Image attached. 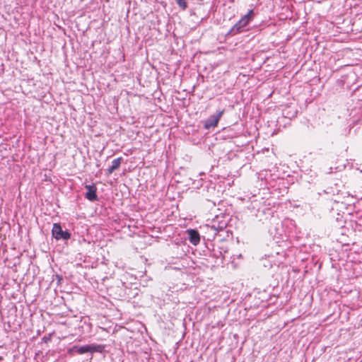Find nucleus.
<instances>
[{
	"mask_svg": "<svg viewBox=\"0 0 362 362\" xmlns=\"http://www.w3.org/2000/svg\"><path fill=\"white\" fill-rule=\"evenodd\" d=\"M253 9H250L247 14L243 16L228 32L227 35L233 36L245 30V27L253 20L255 17Z\"/></svg>",
	"mask_w": 362,
	"mask_h": 362,
	"instance_id": "f257e3e1",
	"label": "nucleus"
},
{
	"mask_svg": "<svg viewBox=\"0 0 362 362\" xmlns=\"http://www.w3.org/2000/svg\"><path fill=\"white\" fill-rule=\"evenodd\" d=\"M105 349L103 345L98 344H87L84 346H74L69 349V353L76 352L78 354H83L85 353H93L99 352L101 353Z\"/></svg>",
	"mask_w": 362,
	"mask_h": 362,
	"instance_id": "f03ea898",
	"label": "nucleus"
},
{
	"mask_svg": "<svg viewBox=\"0 0 362 362\" xmlns=\"http://www.w3.org/2000/svg\"><path fill=\"white\" fill-rule=\"evenodd\" d=\"M52 236L57 240H67L71 238V233L67 230H63L60 223H55L53 224L52 229Z\"/></svg>",
	"mask_w": 362,
	"mask_h": 362,
	"instance_id": "7ed1b4c3",
	"label": "nucleus"
},
{
	"mask_svg": "<svg viewBox=\"0 0 362 362\" xmlns=\"http://www.w3.org/2000/svg\"><path fill=\"white\" fill-rule=\"evenodd\" d=\"M225 110H219L215 114L211 115L205 122L204 127L206 129H209L212 127L217 126L221 117L223 116Z\"/></svg>",
	"mask_w": 362,
	"mask_h": 362,
	"instance_id": "20e7f679",
	"label": "nucleus"
},
{
	"mask_svg": "<svg viewBox=\"0 0 362 362\" xmlns=\"http://www.w3.org/2000/svg\"><path fill=\"white\" fill-rule=\"evenodd\" d=\"M85 188L87 189L86 193V198L90 202H95L98 200L97 195V187L95 185H86Z\"/></svg>",
	"mask_w": 362,
	"mask_h": 362,
	"instance_id": "39448f33",
	"label": "nucleus"
},
{
	"mask_svg": "<svg viewBox=\"0 0 362 362\" xmlns=\"http://www.w3.org/2000/svg\"><path fill=\"white\" fill-rule=\"evenodd\" d=\"M189 241L194 245H197L200 242V235L195 229H188L187 230Z\"/></svg>",
	"mask_w": 362,
	"mask_h": 362,
	"instance_id": "423d86ee",
	"label": "nucleus"
},
{
	"mask_svg": "<svg viewBox=\"0 0 362 362\" xmlns=\"http://www.w3.org/2000/svg\"><path fill=\"white\" fill-rule=\"evenodd\" d=\"M122 160L123 158L122 157L114 159L112 162V165L107 170V174L110 175L115 170H117L119 168Z\"/></svg>",
	"mask_w": 362,
	"mask_h": 362,
	"instance_id": "0eeeda50",
	"label": "nucleus"
},
{
	"mask_svg": "<svg viewBox=\"0 0 362 362\" xmlns=\"http://www.w3.org/2000/svg\"><path fill=\"white\" fill-rule=\"evenodd\" d=\"M175 1L182 10H185L187 8V0H175Z\"/></svg>",
	"mask_w": 362,
	"mask_h": 362,
	"instance_id": "6e6552de",
	"label": "nucleus"
},
{
	"mask_svg": "<svg viewBox=\"0 0 362 362\" xmlns=\"http://www.w3.org/2000/svg\"><path fill=\"white\" fill-rule=\"evenodd\" d=\"M211 230H213L214 231H216L218 230V228L215 226H211Z\"/></svg>",
	"mask_w": 362,
	"mask_h": 362,
	"instance_id": "1a4fd4ad",
	"label": "nucleus"
},
{
	"mask_svg": "<svg viewBox=\"0 0 362 362\" xmlns=\"http://www.w3.org/2000/svg\"><path fill=\"white\" fill-rule=\"evenodd\" d=\"M226 224H224V225H223V226H218V228L221 230V229H223L224 227H226Z\"/></svg>",
	"mask_w": 362,
	"mask_h": 362,
	"instance_id": "9d476101",
	"label": "nucleus"
},
{
	"mask_svg": "<svg viewBox=\"0 0 362 362\" xmlns=\"http://www.w3.org/2000/svg\"><path fill=\"white\" fill-rule=\"evenodd\" d=\"M58 279H59V281L62 280V277H60L59 276H57Z\"/></svg>",
	"mask_w": 362,
	"mask_h": 362,
	"instance_id": "9b49d317",
	"label": "nucleus"
}]
</instances>
